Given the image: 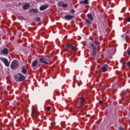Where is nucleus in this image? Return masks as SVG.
<instances>
[{"label": "nucleus", "instance_id": "f257e3e1", "mask_svg": "<svg viewBox=\"0 0 130 130\" xmlns=\"http://www.w3.org/2000/svg\"><path fill=\"white\" fill-rule=\"evenodd\" d=\"M14 79L16 82L22 81L25 80V76L22 75L21 73H19L14 75Z\"/></svg>", "mask_w": 130, "mask_h": 130}, {"label": "nucleus", "instance_id": "f03ea898", "mask_svg": "<svg viewBox=\"0 0 130 130\" xmlns=\"http://www.w3.org/2000/svg\"><path fill=\"white\" fill-rule=\"evenodd\" d=\"M10 68L12 70H16L18 69V68H19V61L17 60H14L11 62Z\"/></svg>", "mask_w": 130, "mask_h": 130}, {"label": "nucleus", "instance_id": "7ed1b4c3", "mask_svg": "<svg viewBox=\"0 0 130 130\" xmlns=\"http://www.w3.org/2000/svg\"><path fill=\"white\" fill-rule=\"evenodd\" d=\"M49 59L50 58L49 56L42 57L40 58V61L42 63H44V64H48Z\"/></svg>", "mask_w": 130, "mask_h": 130}, {"label": "nucleus", "instance_id": "20e7f679", "mask_svg": "<svg viewBox=\"0 0 130 130\" xmlns=\"http://www.w3.org/2000/svg\"><path fill=\"white\" fill-rule=\"evenodd\" d=\"M1 60L4 62V64H5L6 67H10V63L9 62V60H8V59L1 57L0 58Z\"/></svg>", "mask_w": 130, "mask_h": 130}, {"label": "nucleus", "instance_id": "39448f33", "mask_svg": "<svg viewBox=\"0 0 130 130\" xmlns=\"http://www.w3.org/2000/svg\"><path fill=\"white\" fill-rule=\"evenodd\" d=\"M67 48H69V49H71V50H72L73 51H75V52L77 50L76 47H75L74 46H73L71 44H68L67 45Z\"/></svg>", "mask_w": 130, "mask_h": 130}, {"label": "nucleus", "instance_id": "423d86ee", "mask_svg": "<svg viewBox=\"0 0 130 130\" xmlns=\"http://www.w3.org/2000/svg\"><path fill=\"white\" fill-rule=\"evenodd\" d=\"M74 18H75V16H74V15H67L64 16V19L67 20V21H70V20H72V19H73Z\"/></svg>", "mask_w": 130, "mask_h": 130}, {"label": "nucleus", "instance_id": "0eeeda50", "mask_svg": "<svg viewBox=\"0 0 130 130\" xmlns=\"http://www.w3.org/2000/svg\"><path fill=\"white\" fill-rule=\"evenodd\" d=\"M1 53L3 54H5L6 55H7V54H9V49L7 48H4L3 50H1Z\"/></svg>", "mask_w": 130, "mask_h": 130}, {"label": "nucleus", "instance_id": "6e6552de", "mask_svg": "<svg viewBox=\"0 0 130 130\" xmlns=\"http://www.w3.org/2000/svg\"><path fill=\"white\" fill-rule=\"evenodd\" d=\"M102 70L104 73L107 72V71H108V66H107L106 64H105L102 67Z\"/></svg>", "mask_w": 130, "mask_h": 130}, {"label": "nucleus", "instance_id": "1a4fd4ad", "mask_svg": "<svg viewBox=\"0 0 130 130\" xmlns=\"http://www.w3.org/2000/svg\"><path fill=\"white\" fill-rule=\"evenodd\" d=\"M21 73L26 75L27 74V69L25 68V66H22L21 69Z\"/></svg>", "mask_w": 130, "mask_h": 130}, {"label": "nucleus", "instance_id": "9d476101", "mask_svg": "<svg viewBox=\"0 0 130 130\" xmlns=\"http://www.w3.org/2000/svg\"><path fill=\"white\" fill-rule=\"evenodd\" d=\"M48 8V4L42 5L40 7V11H44V10H46Z\"/></svg>", "mask_w": 130, "mask_h": 130}, {"label": "nucleus", "instance_id": "9b49d317", "mask_svg": "<svg viewBox=\"0 0 130 130\" xmlns=\"http://www.w3.org/2000/svg\"><path fill=\"white\" fill-rule=\"evenodd\" d=\"M38 64V61L35 60L32 63H31V67L32 68H36V66Z\"/></svg>", "mask_w": 130, "mask_h": 130}, {"label": "nucleus", "instance_id": "f8f14e48", "mask_svg": "<svg viewBox=\"0 0 130 130\" xmlns=\"http://www.w3.org/2000/svg\"><path fill=\"white\" fill-rule=\"evenodd\" d=\"M32 117H37L38 116V114L35 111H32L31 113Z\"/></svg>", "mask_w": 130, "mask_h": 130}, {"label": "nucleus", "instance_id": "ddd939ff", "mask_svg": "<svg viewBox=\"0 0 130 130\" xmlns=\"http://www.w3.org/2000/svg\"><path fill=\"white\" fill-rule=\"evenodd\" d=\"M87 17L88 18V19H89V20H90V21L94 20V18H93V15L92 14H88L87 15Z\"/></svg>", "mask_w": 130, "mask_h": 130}, {"label": "nucleus", "instance_id": "4468645a", "mask_svg": "<svg viewBox=\"0 0 130 130\" xmlns=\"http://www.w3.org/2000/svg\"><path fill=\"white\" fill-rule=\"evenodd\" d=\"M29 12L31 13V14H37V13H38V10L37 9H31L29 10Z\"/></svg>", "mask_w": 130, "mask_h": 130}, {"label": "nucleus", "instance_id": "2eb2a0df", "mask_svg": "<svg viewBox=\"0 0 130 130\" xmlns=\"http://www.w3.org/2000/svg\"><path fill=\"white\" fill-rule=\"evenodd\" d=\"M30 7V5L29 4H26L23 7V10H27Z\"/></svg>", "mask_w": 130, "mask_h": 130}, {"label": "nucleus", "instance_id": "dca6fc26", "mask_svg": "<svg viewBox=\"0 0 130 130\" xmlns=\"http://www.w3.org/2000/svg\"><path fill=\"white\" fill-rule=\"evenodd\" d=\"M80 4H82V5H88V0H85L84 1H82L80 2Z\"/></svg>", "mask_w": 130, "mask_h": 130}, {"label": "nucleus", "instance_id": "f3484780", "mask_svg": "<svg viewBox=\"0 0 130 130\" xmlns=\"http://www.w3.org/2000/svg\"><path fill=\"white\" fill-rule=\"evenodd\" d=\"M79 101H80V103L82 104L84 103V102L85 101V99H84L83 98H81L79 99Z\"/></svg>", "mask_w": 130, "mask_h": 130}, {"label": "nucleus", "instance_id": "a211bd4d", "mask_svg": "<svg viewBox=\"0 0 130 130\" xmlns=\"http://www.w3.org/2000/svg\"><path fill=\"white\" fill-rule=\"evenodd\" d=\"M93 43H94V44H95V45H100V42H99L97 41H94L93 42Z\"/></svg>", "mask_w": 130, "mask_h": 130}, {"label": "nucleus", "instance_id": "6ab92c4d", "mask_svg": "<svg viewBox=\"0 0 130 130\" xmlns=\"http://www.w3.org/2000/svg\"><path fill=\"white\" fill-rule=\"evenodd\" d=\"M64 3L63 2H58V5L59 6H60L61 7H62L63 6Z\"/></svg>", "mask_w": 130, "mask_h": 130}, {"label": "nucleus", "instance_id": "aec40b11", "mask_svg": "<svg viewBox=\"0 0 130 130\" xmlns=\"http://www.w3.org/2000/svg\"><path fill=\"white\" fill-rule=\"evenodd\" d=\"M90 45L93 48L94 50H96V47H95V46H94V44L90 43Z\"/></svg>", "mask_w": 130, "mask_h": 130}, {"label": "nucleus", "instance_id": "412c9836", "mask_svg": "<svg viewBox=\"0 0 130 130\" xmlns=\"http://www.w3.org/2000/svg\"><path fill=\"white\" fill-rule=\"evenodd\" d=\"M35 20H36V22H40V18L37 17L35 19Z\"/></svg>", "mask_w": 130, "mask_h": 130}, {"label": "nucleus", "instance_id": "4be33fe9", "mask_svg": "<svg viewBox=\"0 0 130 130\" xmlns=\"http://www.w3.org/2000/svg\"><path fill=\"white\" fill-rule=\"evenodd\" d=\"M86 22L87 23V24H91L92 23V22H91V21L89 19H86Z\"/></svg>", "mask_w": 130, "mask_h": 130}, {"label": "nucleus", "instance_id": "5701e85b", "mask_svg": "<svg viewBox=\"0 0 130 130\" xmlns=\"http://www.w3.org/2000/svg\"><path fill=\"white\" fill-rule=\"evenodd\" d=\"M62 8H68V4H63V5H62Z\"/></svg>", "mask_w": 130, "mask_h": 130}, {"label": "nucleus", "instance_id": "b1692460", "mask_svg": "<svg viewBox=\"0 0 130 130\" xmlns=\"http://www.w3.org/2000/svg\"><path fill=\"white\" fill-rule=\"evenodd\" d=\"M119 130H125L123 128V127L121 126H120L119 128H118Z\"/></svg>", "mask_w": 130, "mask_h": 130}, {"label": "nucleus", "instance_id": "393cba45", "mask_svg": "<svg viewBox=\"0 0 130 130\" xmlns=\"http://www.w3.org/2000/svg\"><path fill=\"white\" fill-rule=\"evenodd\" d=\"M50 109H51V107L48 106L47 107V110L48 111H49L50 110Z\"/></svg>", "mask_w": 130, "mask_h": 130}, {"label": "nucleus", "instance_id": "a878e982", "mask_svg": "<svg viewBox=\"0 0 130 130\" xmlns=\"http://www.w3.org/2000/svg\"><path fill=\"white\" fill-rule=\"evenodd\" d=\"M127 67H128L129 68V69H130V62H128L127 63Z\"/></svg>", "mask_w": 130, "mask_h": 130}, {"label": "nucleus", "instance_id": "bb28decb", "mask_svg": "<svg viewBox=\"0 0 130 130\" xmlns=\"http://www.w3.org/2000/svg\"><path fill=\"white\" fill-rule=\"evenodd\" d=\"M99 103L100 104H101V105H102V104H103V102H102V101H100Z\"/></svg>", "mask_w": 130, "mask_h": 130}, {"label": "nucleus", "instance_id": "cd10ccee", "mask_svg": "<svg viewBox=\"0 0 130 130\" xmlns=\"http://www.w3.org/2000/svg\"><path fill=\"white\" fill-rule=\"evenodd\" d=\"M127 21L128 22H130V17H128L127 19Z\"/></svg>", "mask_w": 130, "mask_h": 130}, {"label": "nucleus", "instance_id": "c85d7f7f", "mask_svg": "<svg viewBox=\"0 0 130 130\" xmlns=\"http://www.w3.org/2000/svg\"><path fill=\"white\" fill-rule=\"evenodd\" d=\"M71 13H73L74 14V13H75V10H72L71 11Z\"/></svg>", "mask_w": 130, "mask_h": 130}, {"label": "nucleus", "instance_id": "c756f323", "mask_svg": "<svg viewBox=\"0 0 130 130\" xmlns=\"http://www.w3.org/2000/svg\"><path fill=\"white\" fill-rule=\"evenodd\" d=\"M127 54L130 56V50L128 51Z\"/></svg>", "mask_w": 130, "mask_h": 130}, {"label": "nucleus", "instance_id": "7c9ffc66", "mask_svg": "<svg viewBox=\"0 0 130 130\" xmlns=\"http://www.w3.org/2000/svg\"><path fill=\"white\" fill-rule=\"evenodd\" d=\"M93 54H96V51H93Z\"/></svg>", "mask_w": 130, "mask_h": 130}]
</instances>
